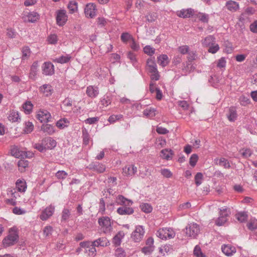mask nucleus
I'll return each instance as SVG.
<instances>
[{"instance_id":"412c9836","label":"nucleus","mask_w":257,"mask_h":257,"mask_svg":"<svg viewBox=\"0 0 257 257\" xmlns=\"http://www.w3.org/2000/svg\"><path fill=\"white\" fill-rule=\"evenodd\" d=\"M226 117L231 122L234 121L237 117L236 110L234 107H230L229 108L228 112L226 114Z\"/></svg>"},{"instance_id":"7ed1b4c3","label":"nucleus","mask_w":257,"mask_h":257,"mask_svg":"<svg viewBox=\"0 0 257 257\" xmlns=\"http://www.w3.org/2000/svg\"><path fill=\"white\" fill-rule=\"evenodd\" d=\"M98 223L104 233H110L112 231L111 223L108 217H102L99 218Z\"/></svg>"},{"instance_id":"393cba45","label":"nucleus","mask_w":257,"mask_h":257,"mask_svg":"<svg viewBox=\"0 0 257 257\" xmlns=\"http://www.w3.org/2000/svg\"><path fill=\"white\" fill-rule=\"evenodd\" d=\"M147 68L149 72H154L157 69L154 58H149L147 61Z\"/></svg>"},{"instance_id":"aec40b11","label":"nucleus","mask_w":257,"mask_h":257,"mask_svg":"<svg viewBox=\"0 0 257 257\" xmlns=\"http://www.w3.org/2000/svg\"><path fill=\"white\" fill-rule=\"evenodd\" d=\"M61 108L65 112H71L73 108L72 100L68 98H66L62 102Z\"/></svg>"},{"instance_id":"423d86ee","label":"nucleus","mask_w":257,"mask_h":257,"mask_svg":"<svg viewBox=\"0 0 257 257\" xmlns=\"http://www.w3.org/2000/svg\"><path fill=\"white\" fill-rule=\"evenodd\" d=\"M67 15L65 10H60L57 12L56 22L59 26H64L67 21Z\"/></svg>"},{"instance_id":"9d476101","label":"nucleus","mask_w":257,"mask_h":257,"mask_svg":"<svg viewBox=\"0 0 257 257\" xmlns=\"http://www.w3.org/2000/svg\"><path fill=\"white\" fill-rule=\"evenodd\" d=\"M37 118L41 122H47L51 121V115L47 110H40L38 112Z\"/></svg>"},{"instance_id":"bf43d9fd","label":"nucleus","mask_w":257,"mask_h":257,"mask_svg":"<svg viewBox=\"0 0 257 257\" xmlns=\"http://www.w3.org/2000/svg\"><path fill=\"white\" fill-rule=\"evenodd\" d=\"M198 157L197 155L194 154L191 155L190 159H189V163L190 165L194 167L196 165V164L198 161Z\"/></svg>"},{"instance_id":"39448f33","label":"nucleus","mask_w":257,"mask_h":257,"mask_svg":"<svg viewBox=\"0 0 257 257\" xmlns=\"http://www.w3.org/2000/svg\"><path fill=\"white\" fill-rule=\"evenodd\" d=\"M145 231L143 226L138 225L131 234V238L135 242L141 241L145 235Z\"/></svg>"},{"instance_id":"5fc2aeb1","label":"nucleus","mask_w":257,"mask_h":257,"mask_svg":"<svg viewBox=\"0 0 257 257\" xmlns=\"http://www.w3.org/2000/svg\"><path fill=\"white\" fill-rule=\"evenodd\" d=\"M219 49V45L215 43L210 47H209L208 52L211 53L212 54L216 53Z\"/></svg>"},{"instance_id":"4d7b16f0","label":"nucleus","mask_w":257,"mask_h":257,"mask_svg":"<svg viewBox=\"0 0 257 257\" xmlns=\"http://www.w3.org/2000/svg\"><path fill=\"white\" fill-rule=\"evenodd\" d=\"M47 40L49 44H56L58 41L57 36L55 34H51L48 36Z\"/></svg>"},{"instance_id":"6e6552de","label":"nucleus","mask_w":257,"mask_h":257,"mask_svg":"<svg viewBox=\"0 0 257 257\" xmlns=\"http://www.w3.org/2000/svg\"><path fill=\"white\" fill-rule=\"evenodd\" d=\"M39 15L36 12H25L23 18L25 22L35 23L39 19Z\"/></svg>"},{"instance_id":"72a5a7b5","label":"nucleus","mask_w":257,"mask_h":257,"mask_svg":"<svg viewBox=\"0 0 257 257\" xmlns=\"http://www.w3.org/2000/svg\"><path fill=\"white\" fill-rule=\"evenodd\" d=\"M124 236V233L122 232H119L113 238L112 242L116 246L119 245L121 239Z\"/></svg>"},{"instance_id":"b1692460","label":"nucleus","mask_w":257,"mask_h":257,"mask_svg":"<svg viewBox=\"0 0 257 257\" xmlns=\"http://www.w3.org/2000/svg\"><path fill=\"white\" fill-rule=\"evenodd\" d=\"M43 141L46 150L52 149L56 146V142L51 138H46L43 139Z\"/></svg>"},{"instance_id":"e433bc0d","label":"nucleus","mask_w":257,"mask_h":257,"mask_svg":"<svg viewBox=\"0 0 257 257\" xmlns=\"http://www.w3.org/2000/svg\"><path fill=\"white\" fill-rule=\"evenodd\" d=\"M23 108L26 114H30L32 110L33 104L30 101H27L23 104Z\"/></svg>"},{"instance_id":"79ce46f5","label":"nucleus","mask_w":257,"mask_h":257,"mask_svg":"<svg viewBox=\"0 0 257 257\" xmlns=\"http://www.w3.org/2000/svg\"><path fill=\"white\" fill-rule=\"evenodd\" d=\"M22 59H27L31 54L30 49L29 47L26 46L22 48Z\"/></svg>"},{"instance_id":"09e8293b","label":"nucleus","mask_w":257,"mask_h":257,"mask_svg":"<svg viewBox=\"0 0 257 257\" xmlns=\"http://www.w3.org/2000/svg\"><path fill=\"white\" fill-rule=\"evenodd\" d=\"M142 210L145 213H150L152 211L151 205L148 203H143L140 205Z\"/></svg>"},{"instance_id":"20e7f679","label":"nucleus","mask_w":257,"mask_h":257,"mask_svg":"<svg viewBox=\"0 0 257 257\" xmlns=\"http://www.w3.org/2000/svg\"><path fill=\"white\" fill-rule=\"evenodd\" d=\"M186 235L192 238H196L200 232L199 225L196 223H191L186 227Z\"/></svg>"},{"instance_id":"0eeeda50","label":"nucleus","mask_w":257,"mask_h":257,"mask_svg":"<svg viewBox=\"0 0 257 257\" xmlns=\"http://www.w3.org/2000/svg\"><path fill=\"white\" fill-rule=\"evenodd\" d=\"M54 211L55 206L52 205H49L42 211V213L39 216L40 218L43 221L47 220L52 216Z\"/></svg>"},{"instance_id":"8fccbe9b","label":"nucleus","mask_w":257,"mask_h":257,"mask_svg":"<svg viewBox=\"0 0 257 257\" xmlns=\"http://www.w3.org/2000/svg\"><path fill=\"white\" fill-rule=\"evenodd\" d=\"M144 52L149 56H152L155 53V49L150 45H147L144 48Z\"/></svg>"},{"instance_id":"2eb2a0df","label":"nucleus","mask_w":257,"mask_h":257,"mask_svg":"<svg viewBox=\"0 0 257 257\" xmlns=\"http://www.w3.org/2000/svg\"><path fill=\"white\" fill-rule=\"evenodd\" d=\"M130 205H125L117 208V212L121 215H128L134 213V209L130 207Z\"/></svg>"},{"instance_id":"3c124183","label":"nucleus","mask_w":257,"mask_h":257,"mask_svg":"<svg viewBox=\"0 0 257 257\" xmlns=\"http://www.w3.org/2000/svg\"><path fill=\"white\" fill-rule=\"evenodd\" d=\"M82 138L83 144L85 145H88L89 141V135L85 129L82 130Z\"/></svg>"},{"instance_id":"052dcab7","label":"nucleus","mask_w":257,"mask_h":257,"mask_svg":"<svg viewBox=\"0 0 257 257\" xmlns=\"http://www.w3.org/2000/svg\"><path fill=\"white\" fill-rule=\"evenodd\" d=\"M131 41L130 47L131 49L135 51H138L140 49L139 44L135 41L134 39H133Z\"/></svg>"},{"instance_id":"6ab92c4d","label":"nucleus","mask_w":257,"mask_h":257,"mask_svg":"<svg viewBox=\"0 0 257 257\" xmlns=\"http://www.w3.org/2000/svg\"><path fill=\"white\" fill-rule=\"evenodd\" d=\"M137 171V168L134 165H128L123 168V173L125 176H133Z\"/></svg>"},{"instance_id":"c85d7f7f","label":"nucleus","mask_w":257,"mask_h":257,"mask_svg":"<svg viewBox=\"0 0 257 257\" xmlns=\"http://www.w3.org/2000/svg\"><path fill=\"white\" fill-rule=\"evenodd\" d=\"M38 63L37 62H34L31 67L30 72V75L29 77L31 79H35V77L37 75V71H38Z\"/></svg>"},{"instance_id":"69168bd1","label":"nucleus","mask_w":257,"mask_h":257,"mask_svg":"<svg viewBox=\"0 0 257 257\" xmlns=\"http://www.w3.org/2000/svg\"><path fill=\"white\" fill-rule=\"evenodd\" d=\"M122 117V115L118 114V115H112L109 117L108 120L110 123H113L116 120H119Z\"/></svg>"},{"instance_id":"338daca9","label":"nucleus","mask_w":257,"mask_h":257,"mask_svg":"<svg viewBox=\"0 0 257 257\" xmlns=\"http://www.w3.org/2000/svg\"><path fill=\"white\" fill-rule=\"evenodd\" d=\"M194 254L197 257H203L201 249L198 245L195 246L194 249Z\"/></svg>"},{"instance_id":"e2e57ef3","label":"nucleus","mask_w":257,"mask_h":257,"mask_svg":"<svg viewBox=\"0 0 257 257\" xmlns=\"http://www.w3.org/2000/svg\"><path fill=\"white\" fill-rule=\"evenodd\" d=\"M178 51L182 54H186L189 52V48L187 45H183L178 48Z\"/></svg>"},{"instance_id":"49530a36","label":"nucleus","mask_w":257,"mask_h":257,"mask_svg":"<svg viewBox=\"0 0 257 257\" xmlns=\"http://www.w3.org/2000/svg\"><path fill=\"white\" fill-rule=\"evenodd\" d=\"M121 40L123 43H127L128 41H131L134 38L128 33H123L120 36Z\"/></svg>"},{"instance_id":"f3484780","label":"nucleus","mask_w":257,"mask_h":257,"mask_svg":"<svg viewBox=\"0 0 257 257\" xmlns=\"http://www.w3.org/2000/svg\"><path fill=\"white\" fill-rule=\"evenodd\" d=\"M225 7L228 11L232 12L237 11L239 8L238 3L231 0L228 1L226 3Z\"/></svg>"},{"instance_id":"ddd939ff","label":"nucleus","mask_w":257,"mask_h":257,"mask_svg":"<svg viewBox=\"0 0 257 257\" xmlns=\"http://www.w3.org/2000/svg\"><path fill=\"white\" fill-rule=\"evenodd\" d=\"M86 93L91 98L96 97L99 94V89L97 86L90 85L87 87Z\"/></svg>"},{"instance_id":"4c0bfd02","label":"nucleus","mask_w":257,"mask_h":257,"mask_svg":"<svg viewBox=\"0 0 257 257\" xmlns=\"http://www.w3.org/2000/svg\"><path fill=\"white\" fill-rule=\"evenodd\" d=\"M235 216L236 218L240 222L245 221L247 218V214L244 212H239L236 214Z\"/></svg>"},{"instance_id":"4be33fe9","label":"nucleus","mask_w":257,"mask_h":257,"mask_svg":"<svg viewBox=\"0 0 257 257\" xmlns=\"http://www.w3.org/2000/svg\"><path fill=\"white\" fill-rule=\"evenodd\" d=\"M40 91L45 96H50L53 93L52 86L49 84H44L40 87Z\"/></svg>"},{"instance_id":"7c9ffc66","label":"nucleus","mask_w":257,"mask_h":257,"mask_svg":"<svg viewBox=\"0 0 257 257\" xmlns=\"http://www.w3.org/2000/svg\"><path fill=\"white\" fill-rule=\"evenodd\" d=\"M12 155L16 158H24V156L27 157L25 153L19 150L18 148H14L11 150Z\"/></svg>"},{"instance_id":"c03bdc74","label":"nucleus","mask_w":257,"mask_h":257,"mask_svg":"<svg viewBox=\"0 0 257 257\" xmlns=\"http://www.w3.org/2000/svg\"><path fill=\"white\" fill-rule=\"evenodd\" d=\"M247 227L251 230H253L257 228V220L255 219H251L247 224Z\"/></svg>"},{"instance_id":"c9c22d12","label":"nucleus","mask_w":257,"mask_h":257,"mask_svg":"<svg viewBox=\"0 0 257 257\" xmlns=\"http://www.w3.org/2000/svg\"><path fill=\"white\" fill-rule=\"evenodd\" d=\"M28 165L29 162L27 160L21 159L18 162L19 169L21 172H24Z\"/></svg>"},{"instance_id":"c756f323","label":"nucleus","mask_w":257,"mask_h":257,"mask_svg":"<svg viewBox=\"0 0 257 257\" xmlns=\"http://www.w3.org/2000/svg\"><path fill=\"white\" fill-rule=\"evenodd\" d=\"M8 119L10 121L16 122L20 119V117L18 111L12 110L10 111Z\"/></svg>"},{"instance_id":"473e14b6","label":"nucleus","mask_w":257,"mask_h":257,"mask_svg":"<svg viewBox=\"0 0 257 257\" xmlns=\"http://www.w3.org/2000/svg\"><path fill=\"white\" fill-rule=\"evenodd\" d=\"M41 129L44 132L47 133L49 135H52L55 132L53 126L49 124H43Z\"/></svg>"},{"instance_id":"f257e3e1","label":"nucleus","mask_w":257,"mask_h":257,"mask_svg":"<svg viewBox=\"0 0 257 257\" xmlns=\"http://www.w3.org/2000/svg\"><path fill=\"white\" fill-rule=\"evenodd\" d=\"M19 239V235L16 228L10 229L9 234L3 240V244L5 247L13 245L16 243Z\"/></svg>"},{"instance_id":"ea45409f","label":"nucleus","mask_w":257,"mask_h":257,"mask_svg":"<svg viewBox=\"0 0 257 257\" xmlns=\"http://www.w3.org/2000/svg\"><path fill=\"white\" fill-rule=\"evenodd\" d=\"M218 164L223 167L225 169H229L230 168V164L228 161L224 158H221L218 160Z\"/></svg>"},{"instance_id":"774afa93","label":"nucleus","mask_w":257,"mask_h":257,"mask_svg":"<svg viewBox=\"0 0 257 257\" xmlns=\"http://www.w3.org/2000/svg\"><path fill=\"white\" fill-rule=\"evenodd\" d=\"M242 151V156L245 158L250 157L252 154V152L250 149H243Z\"/></svg>"},{"instance_id":"a19ab883","label":"nucleus","mask_w":257,"mask_h":257,"mask_svg":"<svg viewBox=\"0 0 257 257\" xmlns=\"http://www.w3.org/2000/svg\"><path fill=\"white\" fill-rule=\"evenodd\" d=\"M16 187L20 192H24L27 188L26 184L25 182L21 180H18L16 182Z\"/></svg>"},{"instance_id":"a211bd4d","label":"nucleus","mask_w":257,"mask_h":257,"mask_svg":"<svg viewBox=\"0 0 257 257\" xmlns=\"http://www.w3.org/2000/svg\"><path fill=\"white\" fill-rule=\"evenodd\" d=\"M94 246H107L109 244V242L105 237H100L92 242Z\"/></svg>"},{"instance_id":"58836bf2","label":"nucleus","mask_w":257,"mask_h":257,"mask_svg":"<svg viewBox=\"0 0 257 257\" xmlns=\"http://www.w3.org/2000/svg\"><path fill=\"white\" fill-rule=\"evenodd\" d=\"M144 114L148 117H153L155 116V109L154 108H149L145 109L143 111Z\"/></svg>"},{"instance_id":"4468645a","label":"nucleus","mask_w":257,"mask_h":257,"mask_svg":"<svg viewBox=\"0 0 257 257\" xmlns=\"http://www.w3.org/2000/svg\"><path fill=\"white\" fill-rule=\"evenodd\" d=\"M43 73L46 75H51L54 73V66L51 62H45L43 66Z\"/></svg>"},{"instance_id":"9b49d317","label":"nucleus","mask_w":257,"mask_h":257,"mask_svg":"<svg viewBox=\"0 0 257 257\" xmlns=\"http://www.w3.org/2000/svg\"><path fill=\"white\" fill-rule=\"evenodd\" d=\"M222 252L227 256H232L236 251L234 246L231 244H223L221 246Z\"/></svg>"},{"instance_id":"864d4df0","label":"nucleus","mask_w":257,"mask_h":257,"mask_svg":"<svg viewBox=\"0 0 257 257\" xmlns=\"http://www.w3.org/2000/svg\"><path fill=\"white\" fill-rule=\"evenodd\" d=\"M203 177V174L201 173L198 172L196 174L195 176V182L197 186L201 184Z\"/></svg>"},{"instance_id":"6e6d98bb","label":"nucleus","mask_w":257,"mask_h":257,"mask_svg":"<svg viewBox=\"0 0 257 257\" xmlns=\"http://www.w3.org/2000/svg\"><path fill=\"white\" fill-rule=\"evenodd\" d=\"M34 148L40 152H43L46 150V147L44 146L43 140L42 141L41 143L35 144Z\"/></svg>"},{"instance_id":"603ef678","label":"nucleus","mask_w":257,"mask_h":257,"mask_svg":"<svg viewBox=\"0 0 257 257\" xmlns=\"http://www.w3.org/2000/svg\"><path fill=\"white\" fill-rule=\"evenodd\" d=\"M34 128V125L31 122L28 121L26 122L24 132L26 134L30 133L32 132Z\"/></svg>"},{"instance_id":"a878e982","label":"nucleus","mask_w":257,"mask_h":257,"mask_svg":"<svg viewBox=\"0 0 257 257\" xmlns=\"http://www.w3.org/2000/svg\"><path fill=\"white\" fill-rule=\"evenodd\" d=\"M90 168L96 171L99 173H102L105 170V167L104 165L99 163H95L91 164L89 165Z\"/></svg>"},{"instance_id":"0e129e2a","label":"nucleus","mask_w":257,"mask_h":257,"mask_svg":"<svg viewBox=\"0 0 257 257\" xmlns=\"http://www.w3.org/2000/svg\"><path fill=\"white\" fill-rule=\"evenodd\" d=\"M227 219L226 218V217L219 216V217L216 220V224L218 226H221L227 221Z\"/></svg>"},{"instance_id":"f704fd0d","label":"nucleus","mask_w":257,"mask_h":257,"mask_svg":"<svg viewBox=\"0 0 257 257\" xmlns=\"http://www.w3.org/2000/svg\"><path fill=\"white\" fill-rule=\"evenodd\" d=\"M71 58V57L69 55L67 54L56 58L54 61L61 64H63L69 62Z\"/></svg>"},{"instance_id":"bb28decb","label":"nucleus","mask_w":257,"mask_h":257,"mask_svg":"<svg viewBox=\"0 0 257 257\" xmlns=\"http://www.w3.org/2000/svg\"><path fill=\"white\" fill-rule=\"evenodd\" d=\"M116 202L118 204H120L123 206L125 205H131L133 204V202L126 199L122 195H118L116 198Z\"/></svg>"},{"instance_id":"a18cd8bd","label":"nucleus","mask_w":257,"mask_h":257,"mask_svg":"<svg viewBox=\"0 0 257 257\" xmlns=\"http://www.w3.org/2000/svg\"><path fill=\"white\" fill-rule=\"evenodd\" d=\"M70 216V211L68 209H64L62 212V221H66Z\"/></svg>"},{"instance_id":"1a4fd4ad","label":"nucleus","mask_w":257,"mask_h":257,"mask_svg":"<svg viewBox=\"0 0 257 257\" xmlns=\"http://www.w3.org/2000/svg\"><path fill=\"white\" fill-rule=\"evenodd\" d=\"M96 7L93 3H89L85 6L84 13L86 17L93 18L96 16Z\"/></svg>"},{"instance_id":"2f4dec72","label":"nucleus","mask_w":257,"mask_h":257,"mask_svg":"<svg viewBox=\"0 0 257 257\" xmlns=\"http://www.w3.org/2000/svg\"><path fill=\"white\" fill-rule=\"evenodd\" d=\"M67 8L69 10L70 13L73 14L78 10L77 3L75 1H70L68 5Z\"/></svg>"},{"instance_id":"cd10ccee","label":"nucleus","mask_w":257,"mask_h":257,"mask_svg":"<svg viewBox=\"0 0 257 257\" xmlns=\"http://www.w3.org/2000/svg\"><path fill=\"white\" fill-rule=\"evenodd\" d=\"M158 62L162 67L167 66L169 62L168 57L167 55L163 54L158 57Z\"/></svg>"},{"instance_id":"37998d69","label":"nucleus","mask_w":257,"mask_h":257,"mask_svg":"<svg viewBox=\"0 0 257 257\" xmlns=\"http://www.w3.org/2000/svg\"><path fill=\"white\" fill-rule=\"evenodd\" d=\"M195 69V67L192 64V62L187 61L186 65L183 68V70L185 71L186 73H190Z\"/></svg>"},{"instance_id":"680f3d73","label":"nucleus","mask_w":257,"mask_h":257,"mask_svg":"<svg viewBox=\"0 0 257 257\" xmlns=\"http://www.w3.org/2000/svg\"><path fill=\"white\" fill-rule=\"evenodd\" d=\"M239 101L241 105L245 106L250 103L249 99L244 95H242L239 98Z\"/></svg>"},{"instance_id":"f03ea898","label":"nucleus","mask_w":257,"mask_h":257,"mask_svg":"<svg viewBox=\"0 0 257 257\" xmlns=\"http://www.w3.org/2000/svg\"><path fill=\"white\" fill-rule=\"evenodd\" d=\"M156 235L162 239H171L175 237V232L171 228H162L157 231Z\"/></svg>"},{"instance_id":"dca6fc26","label":"nucleus","mask_w":257,"mask_h":257,"mask_svg":"<svg viewBox=\"0 0 257 257\" xmlns=\"http://www.w3.org/2000/svg\"><path fill=\"white\" fill-rule=\"evenodd\" d=\"M203 47H209L215 43V38L212 35H209L201 41Z\"/></svg>"},{"instance_id":"f8f14e48","label":"nucleus","mask_w":257,"mask_h":257,"mask_svg":"<svg viewBox=\"0 0 257 257\" xmlns=\"http://www.w3.org/2000/svg\"><path fill=\"white\" fill-rule=\"evenodd\" d=\"M177 15L182 18H189L194 15V10L191 8L182 9L176 13Z\"/></svg>"},{"instance_id":"de8ad7c7","label":"nucleus","mask_w":257,"mask_h":257,"mask_svg":"<svg viewBox=\"0 0 257 257\" xmlns=\"http://www.w3.org/2000/svg\"><path fill=\"white\" fill-rule=\"evenodd\" d=\"M68 123L69 122L66 119L63 118L58 120L56 123V125L59 128L62 129L67 126Z\"/></svg>"},{"instance_id":"5701e85b","label":"nucleus","mask_w":257,"mask_h":257,"mask_svg":"<svg viewBox=\"0 0 257 257\" xmlns=\"http://www.w3.org/2000/svg\"><path fill=\"white\" fill-rule=\"evenodd\" d=\"M173 155L174 153L172 150L165 149L161 151L160 156L163 159L170 160L172 159Z\"/></svg>"},{"instance_id":"13d9d810","label":"nucleus","mask_w":257,"mask_h":257,"mask_svg":"<svg viewBox=\"0 0 257 257\" xmlns=\"http://www.w3.org/2000/svg\"><path fill=\"white\" fill-rule=\"evenodd\" d=\"M53 231V227L50 225L45 226L43 229V234L47 237L51 235Z\"/></svg>"}]
</instances>
